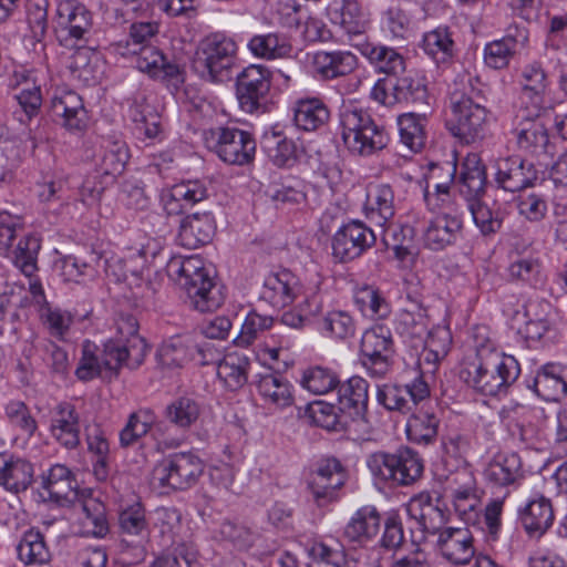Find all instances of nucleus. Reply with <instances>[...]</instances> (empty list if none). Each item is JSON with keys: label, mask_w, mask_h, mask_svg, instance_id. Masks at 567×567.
Listing matches in <instances>:
<instances>
[{"label": "nucleus", "mask_w": 567, "mask_h": 567, "mask_svg": "<svg viewBox=\"0 0 567 567\" xmlns=\"http://www.w3.org/2000/svg\"><path fill=\"white\" fill-rule=\"evenodd\" d=\"M212 272L197 256L175 257L167 264L168 276L186 291L192 307L200 312L214 311L225 300Z\"/></svg>", "instance_id": "1"}, {"label": "nucleus", "mask_w": 567, "mask_h": 567, "mask_svg": "<svg viewBox=\"0 0 567 567\" xmlns=\"http://www.w3.org/2000/svg\"><path fill=\"white\" fill-rule=\"evenodd\" d=\"M520 373L518 361L513 355L493 353L491 358L470 363L462 369L464 382L484 395L506 392Z\"/></svg>", "instance_id": "2"}, {"label": "nucleus", "mask_w": 567, "mask_h": 567, "mask_svg": "<svg viewBox=\"0 0 567 567\" xmlns=\"http://www.w3.org/2000/svg\"><path fill=\"white\" fill-rule=\"evenodd\" d=\"M342 140L354 155L370 156L385 148L390 137L384 126L379 125L368 113L359 107H347L340 113Z\"/></svg>", "instance_id": "3"}, {"label": "nucleus", "mask_w": 567, "mask_h": 567, "mask_svg": "<svg viewBox=\"0 0 567 567\" xmlns=\"http://www.w3.org/2000/svg\"><path fill=\"white\" fill-rule=\"evenodd\" d=\"M452 118L447 122L451 133L466 144L484 138L487 127V110L484 96L471 85L470 92L451 94Z\"/></svg>", "instance_id": "4"}, {"label": "nucleus", "mask_w": 567, "mask_h": 567, "mask_svg": "<svg viewBox=\"0 0 567 567\" xmlns=\"http://www.w3.org/2000/svg\"><path fill=\"white\" fill-rule=\"evenodd\" d=\"M371 97L386 106L401 104L420 111L430 106L427 81L414 71L379 79L371 90Z\"/></svg>", "instance_id": "5"}, {"label": "nucleus", "mask_w": 567, "mask_h": 567, "mask_svg": "<svg viewBox=\"0 0 567 567\" xmlns=\"http://www.w3.org/2000/svg\"><path fill=\"white\" fill-rule=\"evenodd\" d=\"M236 51V43L231 39L218 34L207 37L195 51L192 69L205 81L225 82L230 79Z\"/></svg>", "instance_id": "6"}, {"label": "nucleus", "mask_w": 567, "mask_h": 567, "mask_svg": "<svg viewBox=\"0 0 567 567\" xmlns=\"http://www.w3.org/2000/svg\"><path fill=\"white\" fill-rule=\"evenodd\" d=\"M368 467L373 476L408 486L415 483L423 473V462L410 447H400L395 453L375 452L368 458Z\"/></svg>", "instance_id": "7"}, {"label": "nucleus", "mask_w": 567, "mask_h": 567, "mask_svg": "<svg viewBox=\"0 0 567 567\" xmlns=\"http://www.w3.org/2000/svg\"><path fill=\"white\" fill-rule=\"evenodd\" d=\"M394 342L390 328L375 324L365 330L360 341V362L372 378H384L391 370Z\"/></svg>", "instance_id": "8"}, {"label": "nucleus", "mask_w": 567, "mask_h": 567, "mask_svg": "<svg viewBox=\"0 0 567 567\" xmlns=\"http://www.w3.org/2000/svg\"><path fill=\"white\" fill-rule=\"evenodd\" d=\"M93 27L91 11L78 0H62L56 8L55 34L59 43L68 49L86 43Z\"/></svg>", "instance_id": "9"}, {"label": "nucleus", "mask_w": 567, "mask_h": 567, "mask_svg": "<svg viewBox=\"0 0 567 567\" xmlns=\"http://www.w3.org/2000/svg\"><path fill=\"white\" fill-rule=\"evenodd\" d=\"M271 86V71L261 64H250L236 76V97L245 113H265Z\"/></svg>", "instance_id": "10"}, {"label": "nucleus", "mask_w": 567, "mask_h": 567, "mask_svg": "<svg viewBox=\"0 0 567 567\" xmlns=\"http://www.w3.org/2000/svg\"><path fill=\"white\" fill-rule=\"evenodd\" d=\"M203 472L202 460L190 452L171 454L154 468L159 484L176 491H185L195 485Z\"/></svg>", "instance_id": "11"}, {"label": "nucleus", "mask_w": 567, "mask_h": 567, "mask_svg": "<svg viewBox=\"0 0 567 567\" xmlns=\"http://www.w3.org/2000/svg\"><path fill=\"white\" fill-rule=\"evenodd\" d=\"M217 156L230 165H247L254 161L256 141L252 135L236 127H218L212 132Z\"/></svg>", "instance_id": "12"}, {"label": "nucleus", "mask_w": 567, "mask_h": 567, "mask_svg": "<svg viewBox=\"0 0 567 567\" xmlns=\"http://www.w3.org/2000/svg\"><path fill=\"white\" fill-rule=\"evenodd\" d=\"M377 237L371 228L360 220H351L340 227L332 237V255L348 262L360 257L375 244Z\"/></svg>", "instance_id": "13"}, {"label": "nucleus", "mask_w": 567, "mask_h": 567, "mask_svg": "<svg viewBox=\"0 0 567 567\" xmlns=\"http://www.w3.org/2000/svg\"><path fill=\"white\" fill-rule=\"evenodd\" d=\"M347 481V472L339 460L327 458L322 461L312 474L308 487L313 501L320 507L338 499V491Z\"/></svg>", "instance_id": "14"}, {"label": "nucleus", "mask_w": 567, "mask_h": 567, "mask_svg": "<svg viewBox=\"0 0 567 567\" xmlns=\"http://www.w3.org/2000/svg\"><path fill=\"white\" fill-rule=\"evenodd\" d=\"M494 182L505 192H519L533 186L537 179L534 164L519 155L501 157L494 165Z\"/></svg>", "instance_id": "15"}, {"label": "nucleus", "mask_w": 567, "mask_h": 567, "mask_svg": "<svg viewBox=\"0 0 567 567\" xmlns=\"http://www.w3.org/2000/svg\"><path fill=\"white\" fill-rule=\"evenodd\" d=\"M49 113L55 123L69 131H82L86 125L87 114L82 97L72 90H56Z\"/></svg>", "instance_id": "16"}, {"label": "nucleus", "mask_w": 567, "mask_h": 567, "mask_svg": "<svg viewBox=\"0 0 567 567\" xmlns=\"http://www.w3.org/2000/svg\"><path fill=\"white\" fill-rule=\"evenodd\" d=\"M437 548L449 563L467 565L475 555L473 534L466 527H446L439 535Z\"/></svg>", "instance_id": "17"}, {"label": "nucleus", "mask_w": 567, "mask_h": 567, "mask_svg": "<svg viewBox=\"0 0 567 567\" xmlns=\"http://www.w3.org/2000/svg\"><path fill=\"white\" fill-rule=\"evenodd\" d=\"M132 341L131 347L124 344L123 340L110 339L106 341L101 352V362L104 369L117 371L123 365L130 369L138 368L146 357L148 346L145 339L134 338Z\"/></svg>", "instance_id": "18"}, {"label": "nucleus", "mask_w": 567, "mask_h": 567, "mask_svg": "<svg viewBox=\"0 0 567 567\" xmlns=\"http://www.w3.org/2000/svg\"><path fill=\"white\" fill-rule=\"evenodd\" d=\"M528 41L526 29L511 25L506 34L486 44L484 49V61L486 65L495 70L506 68L511 59L525 48Z\"/></svg>", "instance_id": "19"}, {"label": "nucleus", "mask_w": 567, "mask_h": 567, "mask_svg": "<svg viewBox=\"0 0 567 567\" xmlns=\"http://www.w3.org/2000/svg\"><path fill=\"white\" fill-rule=\"evenodd\" d=\"M337 388L338 411L352 421L363 419L368 409V382L355 375Z\"/></svg>", "instance_id": "20"}, {"label": "nucleus", "mask_w": 567, "mask_h": 567, "mask_svg": "<svg viewBox=\"0 0 567 567\" xmlns=\"http://www.w3.org/2000/svg\"><path fill=\"white\" fill-rule=\"evenodd\" d=\"M216 225L210 213L189 214L181 220L178 239L183 247L196 249L213 239Z\"/></svg>", "instance_id": "21"}, {"label": "nucleus", "mask_w": 567, "mask_h": 567, "mask_svg": "<svg viewBox=\"0 0 567 567\" xmlns=\"http://www.w3.org/2000/svg\"><path fill=\"white\" fill-rule=\"evenodd\" d=\"M463 229L461 217L444 213L434 217L424 231L425 246L432 250H443L454 245Z\"/></svg>", "instance_id": "22"}, {"label": "nucleus", "mask_w": 567, "mask_h": 567, "mask_svg": "<svg viewBox=\"0 0 567 567\" xmlns=\"http://www.w3.org/2000/svg\"><path fill=\"white\" fill-rule=\"evenodd\" d=\"M539 116H530L529 109L519 110L516 114L517 125L515 127L518 146L522 150L538 153L546 151L549 136L545 125L538 120Z\"/></svg>", "instance_id": "23"}, {"label": "nucleus", "mask_w": 567, "mask_h": 567, "mask_svg": "<svg viewBox=\"0 0 567 567\" xmlns=\"http://www.w3.org/2000/svg\"><path fill=\"white\" fill-rule=\"evenodd\" d=\"M364 212L368 219L384 226L395 214L394 190L390 184H371L368 188Z\"/></svg>", "instance_id": "24"}, {"label": "nucleus", "mask_w": 567, "mask_h": 567, "mask_svg": "<svg viewBox=\"0 0 567 567\" xmlns=\"http://www.w3.org/2000/svg\"><path fill=\"white\" fill-rule=\"evenodd\" d=\"M315 72L323 80L350 74L358 65L357 56L350 51H319L315 53Z\"/></svg>", "instance_id": "25"}, {"label": "nucleus", "mask_w": 567, "mask_h": 567, "mask_svg": "<svg viewBox=\"0 0 567 567\" xmlns=\"http://www.w3.org/2000/svg\"><path fill=\"white\" fill-rule=\"evenodd\" d=\"M330 111L327 104L318 97L300 99L293 107V123L305 132H315L328 124Z\"/></svg>", "instance_id": "26"}, {"label": "nucleus", "mask_w": 567, "mask_h": 567, "mask_svg": "<svg viewBox=\"0 0 567 567\" xmlns=\"http://www.w3.org/2000/svg\"><path fill=\"white\" fill-rule=\"evenodd\" d=\"M261 146L268 158L278 167H292L300 158L302 148L281 132L265 133Z\"/></svg>", "instance_id": "27"}, {"label": "nucleus", "mask_w": 567, "mask_h": 567, "mask_svg": "<svg viewBox=\"0 0 567 567\" xmlns=\"http://www.w3.org/2000/svg\"><path fill=\"white\" fill-rule=\"evenodd\" d=\"M118 528L123 540L141 545L150 536L145 507L134 503L118 513Z\"/></svg>", "instance_id": "28"}, {"label": "nucleus", "mask_w": 567, "mask_h": 567, "mask_svg": "<svg viewBox=\"0 0 567 567\" xmlns=\"http://www.w3.org/2000/svg\"><path fill=\"white\" fill-rule=\"evenodd\" d=\"M527 388L545 401H559L567 395V382L560 367L554 363L543 365Z\"/></svg>", "instance_id": "29"}, {"label": "nucleus", "mask_w": 567, "mask_h": 567, "mask_svg": "<svg viewBox=\"0 0 567 567\" xmlns=\"http://www.w3.org/2000/svg\"><path fill=\"white\" fill-rule=\"evenodd\" d=\"M256 386L259 395L267 404L284 409L293 403L291 384L277 372H266L258 375Z\"/></svg>", "instance_id": "30"}, {"label": "nucleus", "mask_w": 567, "mask_h": 567, "mask_svg": "<svg viewBox=\"0 0 567 567\" xmlns=\"http://www.w3.org/2000/svg\"><path fill=\"white\" fill-rule=\"evenodd\" d=\"M51 431L65 447L73 449L80 443V421L75 408L70 403H60L55 409Z\"/></svg>", "instance_id": "31"}, {"label": "nucleus", "mask_w": 567, "mask_h": 567, "mask_svg": "<svg viewBox=\"0 0 567 567\" xmlns=\"http://www.w3.org/2000/svg\"><path fill=\"white\" fill-rule=\"evenodd\" d=\"M519 518L529 535H543L554 522L550 501L543 495L529 501L519 511Z\"/></svg>", "instance_id": "32"}, {"label": "nucleus", "mask_w": 567, "mask_h": 567, "mask_svg": "<svg viewBox=\"0 0 567 567\" xmlns=\"http://www.w3.org/2000/svg\"><path fill=\"white\" fill-rule=\"evenodd\" d=\"M33 473L29 461L13 455L0 465V485L12 493L23 492L33 482Z\"/></svg>", "instance_id": "33"}, {"label": "nucleus", "mask_w": 567, "mask_h": 567, "mask_svg": "<svg viewBox=\"0 0 567 567\" xmlns=\"http://www.w3.org/2000/svg\"><path fill=\"white\" fill-rule=\"evenodd\" d=\"M487 481L496 486L515 484L523 477L520 457L516 453L498 454L485 470Z\"/></svg>", "instance_id": "34"}, {"label": "nucleus", "mask_w": 567, "mask_h": 567, "mask_svg": "<svg viewBox=\"0 0 567 567\" xmlns=\"http://www.w3.org/2000/svg\"><path fill=\"white\" fill-rule=\"evenodd\" d=\"M381 515L374 507H362L351 517L344 528L350 542L363 543L375 537L380 530Z\"/></svg>", "instance_id": "35"}, {"label": "nucleus", "mask_w": 567, "mask_h": 567, "mask_svg": "<svg viewBox=\"0 0 567 567\" xmlns=\"http://www.w3.org/2000/svg\"><path fill=\"white\" fill-rule=\"evenodd\" d=\"M130 117L135 123L137 132L146 138H157L162 134L161 115L146 97L141 95L133 100L130 106Z\"/></svg>", "instance_id": "36"}, {"label": "nucleus", "mask_w": 567, "mask_h": 567, "mask_svg": "<svg viewBox=\"0 0 567 567\" xmlns=\"http://www.w3.org/2000/svg\"><path fill=\"white\" fill-rule=\"evenodd\" d=\"M522 76L524 79L523 96L530 102L529 115L539 116L543 104V95L546 90V73L539 63H532L527 65Z\"/></svg>", "instance_id": "37"}, {"label": "nucleus", "mask_w": 567, "mask_h": 567, "mask_svg": "<svg viewBox=\"0 0 567 567\" xmlns=\"http://www.w3.org/2000/svg\"><path fill=\"white\" fill-rule=\"evenodd\" d=\"M248 49L255 56L266 60L286 58L292 52L287 37L279 33L254 35L248 42Z\"/></svg>", "instance_id": "38"}, {"label": "nucleus", "mask_w": 567, "mask_h": 567, "mask_svg": "<svg viewBox=\"0 0 567 567\" xmlns=\"http://www.w3.org/2000/svg\"><path fill=\"white\" fill-rule=\"evenodd\" d=\"M249 367L250 361L246 355L229 353L219 362L217 374L229 390L235 391L247 383Z\"/></svg>", "instance_id": "39"}, {"label": "nucleus", "mask_w": 567, "mask_h": 567, "mask_svg": "<svg viewBox=\"0 0 567 567\" xmlns=\"http://www.w3.org/2000/svg\"><path fill=\"white\" fill-rule=\"evenodd\" d=\"M461 193H463L468 200L478 199L484 193L486 185V169L477 155L468 156L464 164L460 177Z\"/></svg>", "instance_id": "40"}, {"label": "nucleus", "mask_w": 567, "mask_h": 567, "mask_svg": "<svg viewBox=\"0 0 567 567\" xmlns=\"http://www.w3.org/2000/svg\"><path fill=\"white\" fill-rule=\"evenodd\" d=\"M338 408L333 404L315 401L307 405L306 415L311 423L327 431L340 432L348 427V416L337 412Z\"/></svg>", "instance_id": "41"}, {"label": "nucleus", "mask_w": 567, "mask_h": 567, "mask_svg": "<svg viewBox=\"0 0 567 567\" xmlns=\"http://www.w3.org/2000/svg\"><path fill=\"white\" fill-rule=\"evenodd\" d=\"M440 420L429 411L413 413L406 424V435L416 444H431L437 436Z\"/></svg>", "instance_id": "42"}, {"label": "nucleus", "mask_w": 567, "mask_h": 567, "mask_svg": "<svg viewBox=\"0 0 567 567\" xmlns=\"http://www.w3.org/2000/svg\"><path fill=\"white\" fill-rule=\"evenodd\" d=\"M192 338L175 336L164 341L157 350L158 362L167 368L182 367L192 360Z\"/></svg>", "instance_id": "43"}, {"label": "nucleus", "mask_w": 567, "mask_h": 567, "mask_svg": "<svg viewBox=\"0 0 567 567\" xmlns=\"http://www.w3.org/2000/svg\"><path fill=\"white\" fill-rule=\"evenodd\" d=\"M425 114L409 112L398 117L400 137L411 151L417 152L425 144Z\"/></svg>", "instance_id": "44"}, {"label": "nucleus", "mask_w": 567, "mask_h": 567, "mask_svg": "<svg viewBox=\"0 0 567 567\" xmlns=\"http://www.w3.org/2000/svg\"><path fill=\"white\" fill-rule=\"evenodd\" d=\"M153 413L148 409H141L131 413L124 427L120 431V445L127 449L134 446L151 430Z\"/></svg>", "instance_id": "45"}, {"label": "nucleus", "mask_w": 567, "mask_h": 567, "mask_svg": "<svg viewBox=\"0 0 567 567\" xmlns=\"http://www.w3.org/2000/svg\"><path fill=\"white\" fill-rule=\"evenodd\" d=\"M419 505V514H415L414 517L416 518V523L422 535L417 539H413L414 543H421L425 540L426 534H440L444 529L443 527L447 522L445 512L439 506L433 505L429 496L424 503L422 499H420Z\"/></svg>", "instance_id": "46"}, {"label": "nucleus", "mask_w": 567, "mask_h": 567, "mask_svg": "<svg viewBox=\"0 0 567 567\" xmlns=\"http://www.w3.org/2000/svg\"><path fill=\"white\" fill-rule=\"evenodd\" d=\"M290 280L289 272L270 275L265 280L261 297L269 300L274 306L285 307L291 303L296 293Z\"/></svg>", "instance_id": "47"}, {"label": "nucleus", "mask_w": 567, "mask_h": 567, "mask_svg": "<svg viewBox=\"0 0 567 567\" xmlns=\"http://www.w3.org/2000/svg\"><path fill=\"white\" fill-rule=\"evenodd\" d=\"M467 208L483 236L496 234L502 228L503 213L499 208H493L480 199L468 200Z\"/></svg>", "instance_id": "48"}, {"label": "nucleus", "mask_w": 567, "mask_h": 567, "mask_svg": "<svg viewBox=\"0 0 567 567\" xmlns=\"http://www.w3.org/2000/svg\"><path fill=\"white\" fill-rule=\"evenodd\" d=\"M18 557L24 564H44L50 559V551L45 546L43 535L39 530L30 529L24 533L17 546Z\"/></svg>", "instance_id": "49"}, {"label": "nucleus", "mask_w": 567, "mask_h": 567, "mask_svg": "<svg viewBox=\"0 0 567 567\" xmlns=\"http://www.w3.org/2000/svg\"><path fill=\"white\" fill-rule=\"evenodd\" d=\"M130 158L125 143L115 141L109 143L103 151L99 169L102 175L114 181L122 175Z\"/></svg>", "instance_id": "50"}, {"label": "nucleus", "mask_w": 567, "mask_h": 567, "mask_svg": "<svg viewBox=\"0 0 567 567\" xmlns=\"http://www.w3.org/2000/svg\"><path fill=\"white\" fill-rule=\"evenodd\" d=\"M200 411V405L196 400L182 396L166 406L165 416L172 424L181 429H188L198 420Z\"/></svg>", "instance_id": "51"}, {"label": "nucleus", "mask_w": 567, "mask_h": 567, "mask_svg": "<svg viewBox=\"0 0 567 567\" xmlns=\"http://www.w3.org/2000/svg\"><path fill=\"white\" fill-rule=\"evenodd\" d=\"M84 514V526L89 527L87 533L94 537L102 538L109 533L106 507L97 498L89 497L81 502Z\"/></svg>", "instance_id": "52"}, {"label": "nucleus", "mask_w": 567, "mask_h": 567, "mask_svg": "<svg viewBox=\"0 0 567 567\" xmlns=\"http://www.w3.org/2000/svg\"><path fill=\"white\" fill-rule=\"evenodd\" d=\"M365 54L372 63H375L381 72L388 76H399L405 72V62L394 49L378 45L367 49Z\"/></svg>", "instance_id": "53"}, {"label": "nucleus", "mask_w": 567, "mask_h": 567, "mask_svg": "<svg viewBox=\"0 0 567 567\" xmlns=\"http://www.w3.org/2000/svg\"><path fill=\"white\" fill-rule=\"evenodd\" d=\"M40 248V239L28 235L19 240L13 251L14 265L28 277L32 276L38 269L37 260Z\"/></svg>", "instance_id": "54"}, {"label": "nucleus", "mask_w": 567, "mask_h": 567, "mask_svg": "<svg viewBox=\"0 0 567 567\" xmlns=\"http://www.w3.org/2000/svg\"><path fill=\"white\" fill-rule=\"evenodd\" d=\"M301 384L309 392L320 395L336 389L339 385V379L327 368L313 367L303 372Z\"/></svg>", "instance_id": "55"}, {"label": "nucleus", "mask_w": 567, "mask_h": 567, "mask_svg": "<svg viewBox=\"0 0 567 567\" xmlns=\"http://www.w3.org/2000/svg\"><path fill=\"white\" fill-rule=\"evenodd\" d=\"M423 49L436 62H444L452 56L453 40L446 28H437L423 37Z\"/></svg>", "instance_id": "56"}, {"label": "nucleus", "mask_w": 567, "mask_h": 567, "mask_svg": "<svg viewBox=\"0 0 567 567\" xmlns=\"http://www.w3.org/2000/svg\"><path fill=\"white\" fill-rule=\"evenodd\" d=\"M154 525L161 536L169 543H176L182 529V514L175 507H158L155 513Z\"/></svg>", "instance_id": "57"}, {"label": "nucleus", "mask_w": 567, "mask_h": 567, "mask_svg": "<svg viewBox=\"0 0 567 567\" xmlns=\"http://www.w3.org/2000/svg\"><path fill=\"white\" fill-rule=\"evenodd\" d=\"M4 413L9 423L28 437L35 433L38 429L37 421L24 402L10 401L4 408Z\"/></svg>", "instance_id": "58"}, {"label": "nucleus", "mask_w": 567, "mask_h": 567, "mask_svg": "<svg viewBox=\"0 0 567 567\" xmlns=\"http://www.w3.org/2000/svg\"><path fill=\"white\" fill-rule=\"evenodd\" d=\"M272 324V317L261 316L251 311L247 315L240 333L235 339V343L239 347H248L257 339L259 332L270 329Z\"/></svg>", "instance_id": "59"}, {"label": "nucleus", "mask_w": 567, "mask_h": 567, "mask_svg": "<svg viewBox=\"0 0 567 567\" xmlns=\"http://www.w3.org/2000/svg\"><path fill=\"white\" fill-rule=\"evenodd\" d=\"M323 329L329 332L331 337L344 340L354 336L355 323L348 312L333 310L328 312L323 318Z\"/></svg>", "instance_id": "60"}, {"label": "nucleus", "mask_w": 567, "mask_h": 567, "mask_svg": "<svg viewBox=\"0 0 567 567\" xmlns=\"http://www.w3.org/2000/svg\"><path fill=\"white\" fill-rule=\"evenodd\" d=\"M96 347L93 342L85 340L82 346V358L75 370L76 377L82 381H89L99 377L104 369L101 362V354L95 353Z\"/></svg>", "instance_id": "61"}, {"label": "nucleus", "mask_w": 567, "mask_h": 567, "mask_svg": "<svg viewBox=\"0 0 567 567\" xmlns=\"http://www.w3.org/2000/svg\"><path fill=\"white\" fill-rule=\"evenodd\" d=\"M409 391L400 385L384 384L378 388V402L390 411L406 412L411 410Z\"/></svg>", "instance_id": "62"}, {"label": "nucleus", "mask_w": 567, "mask_h": 567, "mask_svg": "<svg viewBox=\"0 0 567 567\" xmlns=\"http://www.w3.org/2000/svg\"><path fill=\"white\" fill-rule=\"evenodd\" d=\"M41 320L50 336L58 338L59 340H64V337L73 322V317L68 311L48 307L42 310Z\"/></svg>", "instance_id": "63"}, {"label": "nucleus", "mask_w": 567, "mask_h": 567, "mask_svg": "<svg viewBox=\"0 0 567 567\" xmlns=\"http://www.w3.org/2000/svg\"><path fill=\"white\" fill-rule=\"evenodd\" d=\"M355 301L360 305L364 315L381 318L389 311L384 298L380 295L379 290L372 287L360 289L355 296Z\"/></svg>", "instance_id": "64"}]
</instances>
